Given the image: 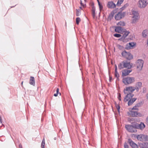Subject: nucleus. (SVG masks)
Returning <instances> with one entry per match:
<instances>
[{
	"mask_svg": "<svg viewBox=\"0 0 148 148\" xmlns=\"http://www.w3.org/2000/svg\"><path fill=\"white\" fill-rule=\"evenodd\" d=\"M130 146L132 148H138L137 145L132 140H130Z\"/></svg>",
	"mask_w": 148,
	"mask_h": 148,
	"instance_id": "nucleus-18",
	"label": "nucleus"
},
{
	"mask_svg": "<svg viewBox=\"0 0 148 148\" xmlns=\"http://www.w3.org/2000/svg\"><path fill=\"white\" fill-rule=\"evenodd\" d=\"M138 6L141 8H144L148 4V0H139L138 2Z\"/></svg>",
	"mask_w": 148,
	"mask_h": 148,
	"instance_id": "nucleus-4",
	"label": "nucleus"
},
{
	"mask_svg": "<svg viewBox=\"0 0 148 148\" xmlns=\"http://www.w3.org/2000/svg\"><path fill=\"white\" fill-rule=\"evenodd\" d=\"M76 24L77 25L79 24V22L81 21V19L79 17H77L76 19Z\"/></svg>",
	"mask_w": 148,
	"mask_h": 148,
	"instance_id": "nucleus-33",
	"label": "nucleus"
},
{
	"mask_svg": "<svg viewBox=\"0 0 148 148\" xmlns=\"http://www.w3.org/2000/svg\"><path fill=\"white\" fill-rule=\"evenodd\" d=\"M130 69L131 68H133L134 66L135 65H133L132 63H130Z\"/></svg>",
	"mask_w": 148,
	"mask_h": 148,
	"instance_id": "nucleus-42",
	"label": "nucleus"
},
{
	"mask_svg": "<svg viewBox=\"0 0 148 148\" xmlns=\"http://www.w3.org/2000/svg\"><path fill=\"white\" fill-rule=\"evenodd\" d=\"M137 99L136 98H130V105L132 104Z\"/></svg>",
	"mask_w": 148,
	"mask_h": 148,
	"instance_id": "nucleus-26",
	"label": "nucleus"
},
{
	"mask_svg": "<svg viewBox=\"0 0 148 148\" xmlns=\"http://www.w3.org/2000/svg\"><path fill=\"white\" fill-rule=\"evenodd\" d=\"M146 121H147V123H148V116L147 117V118L146 119Z\"/></svg>",
	"mask_w": 148,
	"mask_h": 148,
	"instance_id": "nucleus-54",
	"label": "nucleus"
},
{
	"mask_svg": "<svg viewBox=\"0 0 148 148\" xmlns=\"http://www.w3.org/2000/svg\"><path fill=\"white\" fill-rule=\"evenodd\" d=\"M125 128L128 132H130V125H125Z\"/></svg>",
	"mask_w": 148,
	"mask_h": 148,
	"instance_id": "nucleus-36",
	"label": "nucleus"
},
{
	"mask_svg": "<svg viewBox=\"0 0 148 148\" xmlns=\"http://www.w3.org/2000/svg\"><path fill=\"white\" fill-rule=\"evenodd\" d=\"M117 25H120V26H124L125 25V23L123 22L122 21H120L117 24Z\"/></svg>",
	"mask_w": 148,
	"mask_h": 148,
	"instance_id": "nucleus-25",
	"label": "nucleus"
},
{
	"mask_svg": "<svg viewBox=\"0 0 148 148\" xmlns=\"http://www.w3.org/2000/svg\"><path fill=\"white\" fill-rule=\"evenodd\" d=\"M98 5L99 6L100 10L101 11L103 9V6L101 3L100 4L99 3V5Z\"/></svg>",
	"mask_w": 148,
	"mask_h": 148,
	"instance_id": "nucleus-39",
	"label": "nucleus"
},
{
	"mask_svg": "<svg viewBox=\"0 0 148 148\" xmlns=\"http://www.w3.org/2000/svg\"><path fill=\"white\" fill-rule=\"evenodd\" d=\"M124 93L125 95H130V87H126L123 90Z\"/></svg>",
	"mask_w": 148,
	"mask_h": 148,
	"instance_id": "nucleus-20",
	"label": "nucleus"
},
{
	"mask_svg": "<svg viewBox=\"0 0 148 148\" xmlns=\"http://www.w3.org/2000/svg\"><path fill=\"white\" fill-rule=\"evenodd\" d=\"M123 29L121 27L117 26L116 27L115 31L116 32L120 33L123 31Z\"/></svg>",
	"mask_w": 148,
	"mask_h": 148,
	"instance_id": "nucleus-19",
	"label": "nucleus"
},
{
	"mask_svg": "<svg viewBox=\"0 0 148 148\" xmlns=\"http://www.w3.org/2000/svg\"><path fill=\"white\" fill-rule=\"evenodd\" d=\"M2 125H3L4 127H5V126L3 124H2Z\"/></svg>",
	"mask_w": 148,
	"mask_h": 148,
	"instance_id": "nucleus-62",
	"label": "nucleus"
},
{
	"mask_svg": "<svg viewBox=\"0 0 148 148\" xmlns=\"http://www.w3.org/2000/svg\"><path fill=\"white\" fill-rule=\"evenodd\" d=\"M121 73L122 77L128 75L130 74V68H128L127 69L122 70L121 71Z\"/></svg>",
	"mask_w": 148,
	"mask_h": 148,
	"instance_id": "nucleus-10",
	"label": "nucleus"
},
{
	"mask_svg": "<svg viewBox=\"0 0 148 148\" xmlns=\"http://www.w3.org/2000/svg\"><path fill=\"white\" fill-rule=\"evenodd\" d=\"M80 8H82V7H80Z\"/></svg>",
	"mask_w": 148,
	"mask_h": 148,
	"instance_id": "nucleus-63",
	"label": "nucleus"
},
{
	"mask_svg": "<svg viewBox=\"0 0 148 148\" xmlns=\"http://www.w3.org/2000/svg\"><path fill=\"white\" fill-rule=\"evenodd\" d=\"M133 137L136 138L138 140L141 142L148 141V136L146 134H140L136 135L134 134H132Z\"/></svg>",
	"mask_w": 148,
	"mask_h": 148,
	"instance_id": "nucleus-2",
	"label": "nucleus"
},
{
	"mask_svg": "<svg viewBox=\"0 0 148 148\" xmlns=\"http://www.w3.org/2000/svg\"><path fill=\"white\" fill-rule=\"evenodd\" d=\"M125 29L124 31L123 32H124V34H123V36H122L121 38L122 39H123V41L124 42H126V39H125V38L128 35L129 33V32H128L125 31Z\"/></svg>",
	"mask_w": 148,
	"mask_h": 148,
	"instance_id": "nucleus-14",
	"label": "nucleus"
},
{
	"mask_svg": "<svg viewBox=\"0 0 148 148\" xmlns=\"http://www.w3.org/2000/svg\"><path fill=\"white\" fill-rule=\"evenodd\" d=\"M130 15H131L130 17H131V23L135 24L140 18L138 11L132 10V14Z\"/></svg>",
	"mask_w": 148,
	"mask_h": 148,
	"instance_id": "nucleus-1",
	"label": "nucleus"
},
{
	"mask_svg": "<svg viewBox=\"0 0 148 148\" xmlns=\"http://www.w3.org/2000/svg\"><path fill=\"white\" fill-rule=\"evenodd\" d=\"M76 16H79L80 14L81 13L80 12V11L79 10H77V9H76Z\"/></svg>",
	"mask_w": 148,
	"mask_h": 148,
	"instance_id": "nucleus-32",
	"label": "nucleus"
},
{
	"mask_svg": "<svg viewBox=\"0 0 148 148\" xmlns=\"http://www.w3.org/2000/svg\"><path fill=\"white\" fill-rule=\"evenodd\" d=\"M128 5L129 4L128 3H126L123 6L124 7V8H125L127 7Z\"/></svg>",
	"mask_w": 148,
	"mask_h": 148,
	"instance_id": "nucleus-43",
	"label": "nucleus"
},
{
	"mask_svg": "<svg viewBox=\"0 0 148 148\" xmlns=\"http://www.w3.org/2000/svg\"><path fill=\"white\" fill-rule=\"evenodd\" d=\"M114 36L115 37L119 38L121 36V35L119 34H114Z\"/></svg>",
	"mask_w": 148,
	"mask_h": 148,
	"instance_id": "nucleus-35",
	"label": "nucleus"
},
{
	"mask_svg": "<svg viewBox=\"0 0 148 148\" xmlns=\"http://www.w3.org/2000/svg\"><path fill=\"white\" fill-rule=\"evenodd\" d=\"M124 101L125 102H128V106H130V95H125L124 98Z\"/></svg>",
	"mask_w": 148,
	"mask_h": 148,
	"instance_id": "nucleus-16",
	"label": "nucleus"
},
{
	"mask_svg": "<svg viewBox=\"0 0 148 148\" xmlns=\"http://www.w3.org/2000/svg\"><path fill=\"white\" fill-rule=\"evenodd\" d=\"M97 2L98 3V5H99V4H100V2H99V0H97Z\"/></svg>",
	"mask_w": 148,
	"mask_h": 148,
	"instance_id": "nucleus-55",
	"label": "nucleus"
},
{
	"mask_svg": "<svg viewBox=\"0 0 148 148\" xmlns=\"http://www.w3.org/2000/svg\"><path fill=\"white\" fill-rule=\"evenodd\" d=\"M132 71V70H130V73Z\"/></svg>",
	"mask_w": 148,
	"mask_h": 148,
	"instance_id": "nucleus-61",
	"label": "nucleus"
},
{
	"mask_svg": "<svg viewBox=\"0 0 148 148\" xmlns=\"http://www.w3.org/2000/svg\"><path fill=\"white\" fill-rule=\"evenodd\" d=\"M58 93H55L54 94V96L55 97H56L58 96Z\"/></svg>",
	"mask_w": 148,
	"mask_h": 148,
	"instance_id": "nucleus-51",
	"label": "nucleus"
},
{
	"mask_svg": "<svg viewBox=\"0 0 148 148\" xmlns=\"http://www.w3.org/2000/svg\"><path fill=\"white\" fill-rule=\"evenodd\" d=\"M23 82H22V83H21V84H22V85L23 84Z\"/></svg>",
	"mask_w": 148,
	"mask_h": 148,
	"instance_id": "nucleus-60",
	"label": "nucleus"
},
{
	"mask_svg": "<svg viewBox=\"0 0 148 148\" xmlns=\"http://www.w3.org/2000/svg\"><path fill=\"white\" fill-rule=\"evenodd\" d=\"M138 110H131L130 111V115L133 117L139 116L141 117L143 116V115L140 112H138Z\"/></svg>",
	"mask_w": 148,
	"mask_h": 148,
	"instance_id": "nucleus-5",
	"label": "nucleus"
},
{
	"mask_svg": "<svg viewBox=\"0 0 148 148\" xmlns=\"http://www.w3.org/2000/svg\"><path fill=\"white\" fill-rule=\"evenodd\" d=\"M113 17V15H112L110 14L109 16V18H112Z\"/></svg>",
	"mask_w": 148,
	"mask_h": 148,
	"instance_id": "nucleus-49",
	"label": "nucleus"
},
{
	"mask_svg": "<svg viewBox=\"0 0 148 148\" xmlns=\"http://www.w3.org/2000/svg\"><path fill=\"white\" fill-rule=\"evenodd\" d=\"M122 57L128 60H130V52H127L124 50L121 53Z\"/></svg>",
	"mask_w": 148,
	"mask_h": 148,
	"instance_id": "nucleus-8",
	"label": "nucleus"
},
{
	"mask_svg": "<svg viewBox=\"0 0 148 148\" xmlns=\"http://www.w3.org/2000/svg\"><path fill=\"white\" fill-rule=\"evenodd\" d=\"M144 62V61L142 59L137 60L136 63L137 68L140 70H141L143 68Z\"/></svg>",
	"mask_w": 148,
	"mask_h": 148,
	"instance_id": "nucleus-6",
	"label": "nucleus"
},
{
	"mask_svg": "<svg viewBox=\"0 0 148 148\" xmlns=\"http://www.w3.org/2000/svg\"><path fill=\"white\" fill-rule=\"evenodd\" d=\"M125 48L127 50L130 49V42L127 44Z\"/></svg>",
	"mask_w": 148,
	"mask_h": 148,
	"instance_id": "nucleus-37",
	"label": "nucleus"
},
{
	"mask_svg": "<svg viewBox=\"0 0 148 148\" xmlns=\"http://www.w3.org/2000/svg\"><path fill=\"white\" fill-rule=\"evenodd\" d=\"M110 79H111L110 78V79H109V80H110Z\"/></svg>",
	"mask_w": 148,
	"mask_h": 148,
	"instance_id": "nucleus-64",
	"label": "nucleus"
},
{
	"mask_svg": "<svg viewBox=\"0 0 148 148\" xmlns=\"http://www.w3.org/2000/svg\"><path fill=\"white\" fill-rule=\"evenodd\" d=\"M136 89V87L130 86V92H133Z\"/></svg>",
	"mask_w": 148,
	"mask_h": 148,
	"instance_id": "nucleus-30",
	"label": "nucleus"
},
{
	"mask_svg": "<svg viewBox=\"0 0 148 148\" xmlns=\"http://www.w3.org/2000/svg\"><path fill=\"white\" fill-rule=\"evenodd\" d=\"M136 126L137 127V129L141 130H143L145 126L144 124L142 122H141L139 124L136 123Z\"/></svg>",
	"mask_w": 148,
	"mask_h": 148,
	"instance_id": "nucleus-12",
	"label": "nucleus"
},
{
	"mask_svg": "<svg viewBox=\"0 0 148 148\" xmlns=\"http://www.w3.org/2000/svg\"><path fill=\"white\" fill-rule=\"evenodd\" d=\"M80 3L82 6H84V4H83V3H82V2L81 0H80Z\"/></svg>",
	"mask_w": 148,
	"mask_h": 148,
	"instance_id": "nucleus-45",
	"label": "nucleus"
},
{
	"mask_svg": "<svg viewBox=\"0 0 148 148\" xmlns=\"http://www.w3.org/2000/svg\"><path fill=\"white\" fill-rule=\"evenodd\" d=\"M118 99L120 100H121V94L120 93H119L118 94Z\"/></svg>",
	"mask_w": 148,
	"mask_h": 148,
	"instance_id": "nucleus-41",
	"label": "nucleus"
},
{
	"mask_svg": "<svg viewBox=\"0 0 148 148\" xmlns=\"http://www.w3.org/2000/svg\"><path fill=\"white\" fill-rule=\"evenodd\" d=\"M19 148H22V146L21 145H19Z\"/></svg>",
	"mask_w": 148,
	"mask_h": 148,
	"instance_id": "nucleus-53",
	"label": "nucleus"
},
{
	"mask_svg": "<svg viewBox=\"0 0 148 148\" xmlns=\"http://www.w3.org/2000/svg\"><path fill=\"white\" fill-rule=\"evenodd\" d=\"M146 97L147 98V99L148 100V93L147 94H146Z\"/></svg>",
	"mask_w": 148,
	"mask_h": 148,
	"instance_id": "nucleus-52",
	"label": "nucleus"
},
{
	"mask_svg": "<svg viewBox=\"0 0 148 148\" xmlns=\"http://www.w3.org/2000/svg\"><path fill=\"white\" fill-rule=\"evenodd\" d=\"M124 148H129V146L127 145L126 143H124Z\"/></svg>",
	"mask_w": 148,
	"mask_h": 148,
	"instance_id": "nucleus-40",
	"label": "nucleus"
},
{
	"mask_svg": "<svg viewBox=\"0 0 148 148\" xmlns=\"http://www.w3.org/2000/svg\"><path fill=\"white\" fill-rule=\"evenodd\" d=\"M127 114H128V115H130V112H127Z\"/></svg>",
	"mask_w": 148,
	"mask_h": 148,
	"instance_id": "nucleus-58",
	"label": "nucleus"
},
{
	"mask_svg": "<svg viewBox=\"0 0 148 148\" xmlns=\"http://www.w3.org/2000/svg\"><path fill=\"white\" fill-rule=\"evenodd\" d=\"M125 15V13L123 12L122 13L121 12H119L115 16V18L116 20H119L123 17Z\"/></svg>",
	"mask_w": 148,
	"mask_h": 148,
	"instance_id": "nucleus-9",
	"label": "nucleus"
},
{
	"mask_svg": "<svg viewBox=\"0 0 148 148\" xmlns=\"http://www.w3.org/2000/svg\"><path fill=\"white\" fill-rule=\"evenodd\" d=\"M124 0H118L116 4L117 6H119L123 2Z\"/></svg>",
	"mask_w": 148,
	"mask_h": 148,
	"instance_id": "nucleus-28",
	"label": "nucleus"
},
{
	"mask_svg": "<svg viewBox=\"0 0 148 148\" xmlns=\"http://www.w3.org/2000/svg\"><path fill=\"white\" fill-rule=\"evenodd\" d=\"M92 7V14L93 17L94 18L95 17V8L94 5V4L93 3H92L91 5Z\"/></svg>",
	"mask_w": 148,
	"mask_h": 148,
	"instance_id": "nucleus-15",
	"label": "nucleus"
},
{
	"mask_svg": "<svg viewBox=\"0 0 148 148\" xmlns=\"http://www.w3.org/2000/svg\"><path fill=\"white\" fill-rule=\"evenodd\" d=\"M115 76L117 78H118L119 77V75L117 71H115Z\"/></svg>",
	"mask_w": 148,
	"mask_h": 148,
	"instance_id": "nucleus-34",
	"label": "nucleus"
},
{
	"mask_svg": "<svg viewBox=\"0 0 148 148\" xmlns=\"http://www.w3.org/2000/svg\"><path fill=\"white\" fill-rule=\"evenodd\" d=\"M45 145V139L44 138L42 140L41 144V147L42 148H44Z\"/></svg>",
	"mask_w": 148,
	"mask_h": 148,
	"instance_id": "nucleus-29",
	"label": "nucleus"
},
{
	"mask_svg": "<svg viewBox=\"0 0 148 148\" xmlns=\"http://www.w3.org/2000/svg\"><path fill=\"white\" fill-rule=\"evenodd\" d=\"M136 123H132L130 125V132H136L137 131Z\"/></svg>",
	"mask_w": 148,
	"mask_h": 148,
	"instance_id": "nucleus-7",
	"label": "nucleus"
},
{
	"mask_svg": "<svg viewBox=\"0 0 148 148\" xmlns=\"http://www.w3.org/2000/svg\"><path fill=\"white\" fill-rule=\"evenodd\" d=\"M123 82L125 85L130 84V77L123 78L122 80Z\"/></svg>",
	"mask_w": 148,
	"mask_h": 148,
	"instance_id": "nucleus-13",
	"label": "nucleus"
},
{
	"mask_svg": "<svg viewBox=\"0 0 148 148\" xmlns=\"http://www.w3.org/2000/svg\"><path fill=\"white\" fill-rule=\"evenodd\" d=\"M59 89L58 88H57L56 89V93L58 94L59 92Z\"/></svg>",
	"mask_w": 148,
	"mask_h": 148,
	"instance_id": "nucleus-50",
	"label": "nucleus"
},
{
	"mask_svg": "<svg viewBox=\"0 0 148 148\" xmlns=\"http://www.w3.org/2000/svg\"><path fill=\"white\" fill-rule=\"evenodd\" d=\"M125 8H124V7L123 6V7H121L120 9L121 10H124Z\"/></svg>",
	"mask_w": 148,
	"mask_h": 148,
	"instance_id": "nucleus-44",
	"label": "nucleus"
},
{
	"mask_svg": "<svg viewBox=\"0 0 148 148\" xmlns=\"http://www.w3.org/2000/svg\"><path fill=\"white\" fill-rule=\"evenodd\" d=\"M148 34V30L147 29L144 30L143 31L142 33V36L143 37H146Z\"/></svg>",
	"mask_w": 148,
	"mask_h": 148,
	"instance_id": "nucleus-23",
	"label": "nucleus"
},
{
	"mask_svg": "<svg viewBox=\"0 0 148 148\" xmlns=\"http://www.w3.org/2000/svg\"><path fill=\"white\" fill-rule=\"evenodd\" d=\"M115 71H117V65H116V64L115 65Z\"/></svg>",
	"mask_w": 148,
	"mask_h": 148,
	"instance_id": "nucleus-47",
	"label": "nucleus"
},
{
	"mask_svg": "<svg viewBox=\"0 0 148 148\" xmlns=\"http://www.w3.org/2000/svg\"><path fill=\"white\" fill-rule=\"evenodd\" d=\"M135 81V79L133 77H130V83H133Z\"/></svg>",
	"mask_w": 148,
	"mask_h": 148,
	"instance_id": "nucleus-38",
	"label": "nucleus"
},
{
	"mask_svg": "<svg viewBox=\"0 0 148 148\" xmlns=\"http://www.w3.org/2000/svg\"><path fill=\"white\" fill-rule=\"evenodd\" d=\"M142 85V83L141 82H138L136 84V90L138 91L140 88L141 87Z\"/></svg>",
	"mask_w": 148,
	"mask_h": 148,
	"instance_id": "nucleus-21",
	"label": "nucleus"
},
{
	"mask_svg": "<svg viewBox=\"0 0 148 148\" xmlns=\"http://www.w3.org/2000/svg\"><path fill=\"white\" fill-rule=\"evenodd\" d=\"M136 45V42H130V49L134 48L135 47Z\"/></svg>",
	"mask_w": 148,
	"mask_h": 148,
	"instance_id": "nucleus-24",
	"label": "nucleus"
},
{
	"mask_svg": "<svg viewBox=\"0 0 148 148\" xmlns=\"http://www.w3.org/2000/svg\"><path fill=\"white\" fill-rule=\"evenodd\" d=\"M128 143H130V138L128 139Z\"/></svg>",
	"mask_w": 148,
	"mask_h": 148,
	"instance_id": "nucleus-56",
	"label": "nucleus"
},
{
	"mask_svg": "<svg viewBox=\"0 0 148 148\" xmlns=\"http://www.w3.org/2000/svg\"><path fill=\"white\" fill-rule=\"evenodd\" d=\"M115 106L116 108L117 109L118 111L119 112H120V106L119 104L117 103L115 104Z\"/></svg>",
	"mask_w": 148,
	"mask_h": 148,
	"instance_id": "nucleus-31",
	"label": "nucleus"
},
{
	"mask_svg": "<svg viewBox=\"0 0 148 148\" xmlns=\"http://www.w3.org/2000/svg\"><path fill=\"white\" fill-rule=\"evenodd\" d=\"M29 83L30 85L33 86L35 85V80L34 77L32 76H31L30 77Z\"/></svg>",
	"mask_w": 148,
	"mask_h": 148,
	"instance_id": "nucleus-17",
	"label": "nucleus"
},
{
	"mask_svg": "<svg viewBox=\"0 0 148 148\" xmlns=\"http://www.w3.org/2000/svg\"><path fill=\"white\" fill-rule=\"evenodd\" d=\"M147 46H148V39H147Z\"/></svg>",
	"mask_w": 148,
	"mask_h": 148,
	"instance_id": "nucleus-57",
	"label": "nucleus"
},
{
	"mask_svg": "<svg viewBox=\"0 0 148 148\" xmlns=\"http://www.w3.org/2000/svg\"><path fill=\"white\" fill-rule=\"evenodd\" d=\"M140 103L137 104L132 108L131 110H138V108L140 106Z\"/></svg>",
	"mask_w": 148,
	"mask_h": 148,
	"instance_id": "nucleus-22",
	"label": "nucleus"
},
{
	"mask_svg": "<svg viewBox=\"0 0 148 148\" xmlns=\"http://www.w3.org/2000/svg\"><path fill=\"white\" fill-rule=\"evenodd\" d=\"M133 58V56L132 55L130 54V60Z\"/></svg>",
	"mask_w": 148,
	"mask_h": 148,
	"instance_id": "nucleus-46",
	"label": "nucleus"
},
{
	"mask_svg": "<svg viewBox=\"0 0 148 148\" xmlns=\"http://www.w3.org/2000/svg\"><path fill=\"white\" fill-rule=\"evenodd\" d=\"M107 7L109 8H114L115 7L116 5L112 1H109L108 3Z\"/></svg>",
	"mask_w": 148,
	"mask_h": 148,
	"instance_id": "nucleus-11",
	"label": "nucleus"
},
{
	"mask_svg": "<svg viewBox=\"0 0 148 148\" xmlns=\"http://www.w3.org/2000/svg\"><path fill=\"white\" fill-rule=\"evenodd\" d=\"M142 145L145 148H148V143H143L142 144Z\"/></svg>",
	"mask_w": 148,
	"mask_h": 148,
	"instance_id": "nucleus-27",
	"label": "nucleus"
},
{
	"mask_svg": "<svg viewBox=\"0 0 148 148\" xmlns=\"http://www.w3.org/2000/svg\"><path fill=\"white\" fill-rule=\"evenodd\" d=\"M130 61L124 60L119 63L118 65V68L121 70L124 68H130Z\"/></svg>",
	"mask_w": 148,
	"mask_h": 148,
	"instance_id": "nucleus-3",
	"label": "nucleus"
},
{
	"mask_svg": "<svg viewBox=\"0 0 148 148\" xmlns=\"http://www.w3.org/2000/svg\"><path fill=\"white\" fill-rule=\"evenodd\" d=\"M144 147H140V148H144Z\"/></svg>",
	"mask_w": 148,
	"mask_h": 148,
	"instance_id": "nucleus-59",
	"label": "nucleus"
},
{
	"mask_svg": "<svg viewBox=\"0 0 148 148\" xmlns=\"http://www.w3.org/2000/svg\"><path fill=\"white\" fill-rule=\"evenodd\" d=\"M134 94L130 93V97H132H132L134 96Z\"/></svg>",
	"mask_w": 148,
	"mask_h": 148,
	"instance_id": "nucleus-48",
	"label": "nucleus"
}]
</instances>
